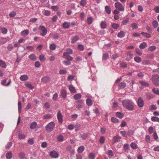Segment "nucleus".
<instances>
[{
	"label": "nucleus",
	"mask_w": 159,
	"mask_h": 159,
	"mask_svg": "<svg viewBox=\"0 0 159 159\" xmlns=\"http://www.w3.org/2000/svg\"><path fill=\"white\" fill-rule=\"evenodd\" d=\"M121 103L124 107L128 110L132 111L134 110V104L131 100H123Z\"/></svg>",
	"instance_id": "f257e3e1"
},
{
	"label": "nucleus",
	"mask_w": 159,
	"mask_h": 159,
	"mask_svg": "<svg viewBox=\"0 0 159 159\" xmlns=\"http://www.w3.org/2000/svg\"><path fill=\"white\" fill-rule=\"evenodd\" d=\"M152 79L153 84L156 86H159V75L154 74L152 75Z\"/></svg>",
	"instance_id": "f03ea898"
},
{
	"label": "nucleus",
	"mask_w": 159,
	"mask_h": 159,
	"mask_svg": "<svg viewBox=\"0 0 159 159\" xmlns=\"http://www.w3.org/2000/svg\"><path fill=\"white\" fill-rule=\"evenodd\" d=\"M55 124L53 122H51L49 123L46 126V129L47 132L52 131L54 128Z\"/></svg>",
	"instance_id": "7ed1b4c3"
},
{
	"label": "nucleus",
	"mask_w": 159,
	"mask_h": 159,
	"mask_svg": "<svg viewBox=\"0 0 159 159\" xmlns=\"http://www.w3.org/2000/svg\"><path fill=\"white\" fill-rule=\"evenodd\" d=\"M39 29L42 32L40 34V35L44 36L47 33V30L44 26L40 25L39 27Z\"/></svg>",
	"instance_id": "20e7f679"
},
{
	"label": "nucleus",
	"mask_w": 159,
	"mask_h": 159,
	"mask_svg": "<svg viewBox=\"0 0 159 159\" xmlns=\"http://www.w3.org/2000/svg\"><path fill=\"white\" fill-rule=\"evenodd\" d=\"M115 6L116 9H118L120 11H123L125 10L124 7L122 6V4L119 2L115 3Z\"/></svg>",
	"instance_id": "39448f33"
},
{
	"label": "nucleus",
	"mask_w": 159,
	"mask_h": 159,
	"mask_svg": "<svg viewBox=\"0 0 159 159\" xmlns=\"http://www.w3.org/2000/svg\"><path fill=\"white\" fill-rule=\"evenodd\" d=\"M137 103L139 107H142L144 106V102L143 99L141 97L139 98L137 102Z\"/></svg>",
	"instance_id": "423d86ee"
},
{
	"label": "nucleus",
	"mask_w": 159,
	"mask_h": 159,
	"mask_svg": "<svg viewBox=\"0 0 159 159\" xmlns=\"http://www.w3.org/2000/svg\"><path fill=\"white\" fill-rule=\"evenodd\" d=\"M57 118L59 122L60 123H62L63 121L62 115L60 110L58 111L57 113Z\"/></svg>",
	"instance_id": "0eeeda50"
},
{
	"label": "nucleus",
	"mask_w": 159,
	"mask_h": 159,
	"mask_svg": "<svg viewBox=\"0 0 159 159\" xmlns=\"http://www.w3.org/2000/svg\"><path fill=\"white\" fill-rule=\"evenodd\" d=\"M83 101L82 100H79L77 102V104L75 105L76 108H82L83 107Z\"/></svg>",
	"instance_id": "6e6552de"
},
{
	"label": "nucleus",
	"mask_w": 159,
	"mask_h": 159,
	"mask_svg": "<svg viewBox=\"0 0 159 159\" xmlns=\"http://www.w3.org/2000/svg\"><path fill=\"white\" fill-rule=\"evenodd\" d=\"M133 55L131 52H128L126 56V60L128 61L133 58Z\"/></svg>",
	"instance_id": "1a4fd4ad"
},
{
	"label": "nucleus",
	"mask_w": 159,
	"mask_h": 159,
	"mask_svg": "<svg viewBox=\"0 0 159 159\" xmlns=\"http://www.w3.org/2000/svg\"><path fill=\"white\" fill-rule=\"evenodd\" d=\"M50 156L53 158H57L58 157V153L56 151H52L50 153Z\"/></svg>",
	"instance_id": "9d476101"
},
{
	"label": "nucleus",
	"mask_w": 159,
	"mask_h": 159,
	"mask_svg": "<svg viewBox=\"0 0 159 159\" xmlns=\"http://www.w3.org/2000/svg\"><path fill=\"white\" fill-rule=\"evenodd\" d=\"M121 139V137L118 135H116L115 136L113 139V143H115L116 142H119L120 141Z\"/></svg>",
	"instance_id": "9b49d317"
},
{
	"label": "nucleus",
	"mask_w": 159,
	"mask_h": 159,
	"mask_svg": "<svg viewBox=\"0 0 159 159\" xmlns=\"http://www.w3.org/2000/svg\"><path fill=\"white\" fill-rule=\"evenodd\" d=\"M139 83L143 87H148L149 86V84L148 83L144 81H140Z\"/></svg>",
	"instance_id": "f8f14e48"
},
{
	"label": "nucleus",
	"mask_w": 159,
	"mask_h": 159,
	"mask_svg": "<svg viewBox=\"0 0 159 159\" xmlns=\"http://www.w3.org/2000/svg\"><path fill=\"white\" fill-rule=\"evenodd\" d=\"M29 79L28 76L26 75H21L20 78V79L22 81H26Z\"/></svg>",
	"instance_id": "ddd939ff"
},
{
	"label": "nucleus",
	"mask_w": 159,
	"mask_h": 159,
	"mask_svg": "<svg viewBox=\"0 0 159 159\" xmlns=\"http://www.w3.org/2000/svg\"><path fill=\"white\" fill-rule=\"evenodd\" d=\"M41 80L42 82L46 83L50 81V79L49 77L46 76L42 78Z\"/></svg>",
	"instance_id": "4468645a"
},
{
	"label": "nucleus",
	"mask_w": 159,
	"mask_h": 159,
	"mask_svg": "<svg viewBox=\"0 0 159 159\" xmlns=\"http://www.w3.org/2000/svg\"><path fill=\"white\" fill-rule=\"evenodd\" d=\"M66 52L63 53V56H66L67 55L72 54L73 53L72 50L70 48L66 49Z\"/></svg>",
	"instance_id": "2eb2a0df"
},
{
	"label": "nucleus",
	"mask_w": 159,
	"mask_h": 159,
	"mask_svg": "<svg viewBox=\"0 0 159 159\" xmlns=\"http://www.w3.org/2000/svg\"><path fill=\"white\" fill-rule=\"evenodd\" d=\"M125 34V32L124 31H120L117 34V36L120 38H122L124 37Z\"/></svg>",
	"instance_id": "dca6fc26"
},
{
	"label": "nucleus",
	"mask_w": 159,
	"mask_h": 159,
	"mask_svg": "<svg viewBox=\"0 0 159 159\" xmlns=\"http://www.w3.org/2000/svg\"><path fill=\"white\" fill-rule=\"evenodd\" d=\"M79 39V37L77 36H75L71 38V43H75Z\"/></svg>",
	"instance_id": "f3484780"
},
{
	"label": "nucleus",
	"mask_w": 159,
	"mask_h": 159,
	"mask_svg": "<svg viewBox=\"0 0 159 159\" xmlns=\"http://www.w3.org/2000/svg\"><path fill=\"white\" fill-rule=\"evenodd\" d=\"M37 123L35 121L31 123L30 125V128L31 129H33L36 128L37 125Z\"/></svg>",
	"instance_id": "a211bd4d"
},
{
	"label": "nucleus",
	"mask_w": 159,
	"mask_h": 159,
	"mask_svg": "<svg viewBox=\"0 0 159 159\" xmlns=\"http://www.w3.org/2000/svg\"><path fill=\"white\" fill-rule=\"evenodd\" d=\"M28 57L30 60L33 61H35L37 60V57L35 55L33 54H32L29 55Z\"/></svg>",
	"instance_id": "6ab92c4d"
},
{
	"label": "nucleus",
	"mask_w": 159,
	"mask_h": 159,
	"mask_svg": "<svg viewBox=\"0 0 159 159\" xmlns=\"http://www.w3.org/2000/svg\"><path fill=\"white\" fill-rule=\"evenodd\" d=\"M70 26V22H66L63 23L62 24L63 27L65 29L68 28Z\"/></svg>",
	"instance_id": "aec40b11"
},
{
	"label": "nucleus",
	"mask_w": 159,
	"mask_h": 159,
	"mask_svg": "<svg viewBox=\"0 0 159 159\" xmlns=\"http://www.w3.org/2000/svg\"><path fill=\"white\" fill-rule=\"evenodd\" d=\"M68 88L69 90L71 93H74L76 92V90L75 87L72 85H69Z\"/></svg>",
	"instance_id": "412c9836"
},
{
	"label": "nucleus",
	"mask_w": 159,
	"mask_h": 159,
	"mask_svg": "<svg viewBox=\"0 0 159 159\" xmlns=\"http://www.w3.org/2000/svg\"><path fill=\"white\" fill-rule=\"evenodd\" d=\"M84 150V147L82 145L79 147L77 149V152L79 153H81Z\"/></svg>",
	"instance_id": "4be33fe9"
},
{
	"label": "nucleus",
	"mask_w": 159,
	"mask_h": 159,
	"mask_svg": "<svg viewBox=\"0 0 159 159\" xmlns=\"http://www.w3.org/2000/svg\"><path fill=\"white\" fill-rule=\"evenodd\" d=\"M61 96L64 99L66 97L67 92L65 89H62L61 92Z\"/></svg>",
	"instance_id": "5701e85b"
},
{
	"label": "nucleus",
	"mask_w": 159,
	"mask_h": 159,
	"mask_svg": "<svg viewBox=\"0 0 159 159\" xmlns=\"http://www.w3.org/2000/svg\"><path fill=\"white\" fill-rule=\"evenodd\" d=\"M126 86V84L124 82H121L118 84L119 89L125 88Z\"/></svg>",
	"instance_id": "b1692460"
},
{
	"label": "nucleus",
	"mask_w": 159,
	"mask_h": 159,
	"mask_svg": "<svg viewBox=\"0 0 159 159\" xmlns=\"http://www.w3.org/2000/svg\"><path fill=\"white\" fill-rule=\"evenodd\" d=\"M0 66L3 68H6L7 67V65L4 61L2 60H0Z\"/></svg>",
	"instance_id": "393cba45"
},
{
	"label": "nucleus",
	"mask_w": 159,
	"mask_h": 159,
	"mask_svg": "<svg viewBox=\"0 0 159 159\" xmlns=\"http://www.w3.org/2000/svg\"><path fill=\"white\" fill-rule=\"evenodd\" d=\"M86 103L87 105L89 106H90L93 104V102L91 99L89 98H87L86 100Z\"/></svg>",
	"instance_id": "a878e982"
},
{
	"label": "nucleus",
	"mask_w": 159,
	"mask_h": 159,
	"mask_svg": "<svg viewBox=\"0 0 159 159\" xmlns=\"http://www.w3.org/2000/svg\"><path fill=\"white\" fill-rule=\"evenodd\" d=\"M29 31L27 30H23L21 32V34L23 36H26L29 34Z\"/></svg>",
	"instance_id": "bb28decb"
},
{
	"label": "nucleus",
	"mask_w": 159,
	"mask_h": 159,
	"mask_svg": "<svg viewBox=\"0 0 159 159\" xmlns=\"http://www.w3.org/2000/svg\"><path fill=\"white\" fill-rule=\"evenodd\" d=\"M0 31L1 32L4 34H6L7 33V30L5 28L0 27Z\"/></svg>",
	"instance_id": "cd10ccee"
},
{
	"label": "nucleus",
	"mask_w": 159,
	"mask_h": 159,
	"mask_svg": "<svg viewBox=\"0 0 159 159\" xmlns=\"http://www.w3.org/2000/svg\"><path fill=\"white\" fill-rule=\"evenodd\" d=\"M147 47V44L146 42H143L141 43L139 46L141 49H144Z\"/></svg>",
	"instance_id": "c85d7f7f"
},
{
	"label": "nucleus",
	"mask_w": 159,
	"mask_h": 159,
	"mask_svg": "<svg viewBox=\"0 0 159 159\" xmlns=\"http://www.w3.org/2000/svg\"><path fill=\"white\" fill-rule=\"evenodd\" d=\"M81 97V94L79 93L75 94L73 96L74 99L76 100L79 99Z\"/></svg>",
	"instance_id": "c756f323"
},
{
	"label": "nucleus",
	"mask_w": 159,
	"mask_h": 159,
	"mask_svg": "<svg viewBox=\"0 0 159 159\" xmlns=\"http://www.w3.org/2000/svg\"><path fill=\"white\" fill-rule=\"evenodd\" d=\"M105 10L106 12L108 14H110L111 13V9L109 6H106L105 7Z\"/></svg>",
	"instance_id": "7c9ffc66"
},
{
	"label": "nucleus",
	"mask_w": 159,
	"mask_h": 159,
	"mask_svg": "<svg viewBox=\"0 0 159 159\" xmlns=\"http://www.w3.org/2000/svg\"><path fill=\"white\" fill-rule=\"evenodd\" d=\"M116 115L117 116L120 118H122L124 116V115L123 113L120 112H117L116 113Z\"/></svg>",
	"instance_id": "2f4dec72"
},
{
	"label": "nucleus",
	"mask_w": 159,
	"mask_h": 159,
	"mask_svg": "<svg viewBox=\"0 0 159 159\" xmlns=\"http://www.w3.org/2000/svg\"><path fill=\"white\" fill-rule=\"evenodd\" d=\"M6 157L7 159H11L12 157V153L11 152H9L6 153Z\"/></svg>",
	"instance_id": "473e14b6"
},
{
	"label": "nucleus",
	"mask_w": 159,
	"mask_h": 159,
	"mask_svg": "<svg viewBox=\"0 0 159 159\" xmlns=\"http://www.w3.org/2000/svg\"><path fill=\"white\" fill-rule=\"evenodd\" d=\"M141 34L147 38H150L151 37V34L148 33L142 32L141 33Z\"/></svg>",
	"instance_id": "72a5a7b5"
},
{
	"label": "nucleus",
	"mask_w": 159,
	"mask_h": 159,
	"mask_svg": "<svg viewBox=\"0 0 159 159\" xmlns=\"http://www.w3.org/2000/svg\"><path fill=\"white\" fill-rule=\"evenodd\" d=\"M131 147L134 149H136L138 148L137 145L135 143L132 142L130 144Z\"/></svg>",
	"instance_id": "f704fd0d"
},
{
	"label": "nucleus",
	"mask_w": 159,
	"mask_h": 159,
	"mask_svg": "<svg viewBox=\"0 0 159 159\" xmlns=\"http://www.w3.org/2000/svg\"><path fill=\"white\" fill-rule=\"evenodd\" d=\"M101 27L102 29H105L107 27V24L105 22L102 21L101 23Z\"/></svg>",
	"instance_id": "c9c22d12"
},
{
	"label": "nucleus",
	"mask_w": 159,
	"mask_h": 159,
	"mask_svg": "<svg viewBox=\"0 0 159 159\" xmlns=\"http://www.w3.org/2000/svg\"><path fill=\"white\" fill-rule=\"evenodd\" d=\"M109 55L107 53H103L102 55V60H106L108 58Z\"/></svg>",
	"instance_id": "e433bc0d"
},
{
	"label": "nucleus",
	"mask_w": 159,
	"mask_h": 159,
	"mask_svg": "<svg viewBox=\"0 0 159 159\" xmlns=\"http://www.w3.org/2000/svg\"><path fill=\"white\" fill-rule=\"evenodd\" d=\"M156 48L155 46L152 45L149 47L148 48V50L151 52H152L155 50Z\"/></svg>",
	"instance_id": "4c0bfd02"
},
{
	"label": "nucleus",
	"mask_w": 159,
	"mask_h": 159,
	"mask_svg": "<svg viewBox=\"0 0 159 159\" xmlns=\"http://www.w3.org/2000/svg\"><path fill=\"white\" fill-rule=\"evenodd\" d=\"M19 156L20 158L21 159H23L24 158L25 156V153L24 152H20L19 154Z\"/></svg>",
	"instance_id": "58836bf2"
},
{
	"label": "nucleus",
	"mask_w": 159,
	"mask_h": 159,
	"mask_svg": "<svg viewBox=\"0 0 159 159\" xmlns=\"http://www.w3.org/2000/svg\"><path fill=\"white\" fill-rule=\"evenodd\" d=\"M134 59L135 61L139 63L140 62L142 61L141 58L139 57H136Z\"/></svg>",
	"instance_id": "ea45409f"
},
{
	"label": "nucleus",
	"mask_w": 159,
	"mask_h": 159,
	"mask_svg": "<svg viewBox=\"0 0 159 159\" xmlns=\"http://www.w3.org/2000/svg\"><path fill=\"white\" fill-rule=\"evenodd\" d=\"M111 121L114 123H118L119 122V120L115 117H112L111 119Z\"/></svg>",
	"instance_id": "a19ab883"
},
{
	"label": "nucleus",
	"mask_w": 159,
	"mask_h": 159,
	"mask_svg": "<svg viewBox=\"0 0 159 159\" xmlns=\"http://www.w3.org/2000/svg\"><path fill=\"white\" fill-rule=\"evenodd\" d=\"M153 26L155 28H156L158 25V24L157 21V20H153L152 23Z\"/></svg>",
	"instance_id": "79ce46f5"
},
{
	"label": "nucleus",
	"mask_w": 159,
	"mask_h": 159,
	"mask_svg": "<svg viewBox=\"0 0 159 159\" xmlns=\"http://www.w3.org/2000/svg\"><path fill=\"white\" fill-rule=\"evenodd\" d=\"M134 131L132 129H129L127 132V135L131 136L134 134Z\"/></svg>",
	"instance_id": "37998d69"
},
{
	"label": "nucleus",
	"mask_w": 159,
	"mask_h": 159,
	"mask_svg": "<svg viewBox=\"0 0 159 159\" xmlns=\"http://www.w3.org/2000/svg\"><path fill=\"white\" fill-rule=\"evenodd\" d=\"M18 112L19 114H20L21 112V110L22 109L21 107V104L20 102H19L18 103Z\"/></svg>",
	"instance_id": "c03bdc74"
},
{
	"label": "nucleus",
	"mask_w": 159,
	"mask_h": 159,
	"mask_svg": "<svg viewBox=\"0 0 159 159\" xmlns=\"http://www.w3.org/2000/svg\"><path fill=\"white\" fill-rule=\"evenodd\" d=\"M56 45L54 43L51 44L50 45V49L51 50H54L56 49Z\"/></svg>",
	"instance_id": "a18cd8bd"
},
{
	"label": "nucleus",
	"mask_w": 159,
	"mask_h": 159,
	"mask_svg": "<svg viewBox=\"0 0 159 159\" xmlns=\"http://www.w3.org/2000/svg\"><path fill=\"white\" fill-rule=\"evenodd\" d=\"M124 148L125 151H128L129 149V145L127 143L124 144Z\"/></svg>",
	"instance_id": "49530a36"
},
{
	"label": "nucleus",
	"mask_w": 159,
	"mask_h": 159,
	"mask_svg": "<svg viewBox=\"0 0 159 159\" xmlns=\"http://www.w3.org/2000/svg\"><path fill=\"white\" fill-rule=\"evenodd\" d=\"M120 133L123 137H126L128 136L127 133H126V131H121L120 132Z\"/></svg>",
	"instance_id": "de8ad7c7"
},
{
	"label": "nucleus",
	"mask_w": 159,
	"mask_h": 159,
	"mask_svg": "<svg viewBox=\"0 0 159 159\" xmlns=\"http://www.w3.org/2000/svg\"><path fill=\"white\" fill-rule=\"evenodd\" d=\"M135 52L139 56H140L142 54V52L138 48H136Z\"/></svg>",
	"instance_id": "09e8293b"
},
{
	"label": "nucleus",
	"mask_w": 159,
	"mask_h": 159,
	"mask_svg": "<svg viewBox=\"0 0 159 159\" xmlns=\"http://www.w3.org/2000/svg\"><path fill=\"white\" fill-rule=\"evenodd\" d=\"M57 140L60 142H62L63 140V137L61 135L58 136L57 138Z\"/></svg>",
	"instance_id": "8fccbe9b"
},
{
	"label": "nucleus",
	"mask_w": 159,
	"mask_h": 159,
	"mask_svg": "<svg viewBox=\"0 0 159 159\" xmlns=\"http://www.w3.org/2000/svg\"><path fill=\"white\" fill-rule=\"evenodd\" d=\"M151 119L153 121L159 122V118L157 117L152 116Z\"/></svg>",
	"instance_id": "3c124183"
},
{
	"label": "nucleus",
	"mask_w": 159,
	"mask_h": 159,
	"mask_svg": "<svg viewBox=\"0 0 159 159\" xmlns=\"http://www.w3.org/2000/svg\"><path fill=\"white\" fill-rule=\"evenodd\" d=\"M95 157V155L93 153H90L89 155V157L90 159H94Z\"/></svg>",
	"instance_id": "603ef678"
},
{
	"label": "nucleus",
	"mask_w": 159,
	"mask_h": 159,
	"mask_svg": "<svg viewBox=\"0 0 159 159\" xmlns=\"http://www.w3.org/2000/svg\"><path fill=\"white\" fill-rule=\"evenodd\" d=\"M86 3L87 2L85 0H81L80 2V5L82 6H84Z\"/></svg>",
	"instance_id": "864d4df0"
},
{
	"label": "nucleus",
	"mask_w": 159,
	"mask_h": 159,
	"mask_svg": "<svg viewBox=\"0 0 159 159\" xmlns=\"http://www.w3.org/2000/svg\"><path fill=\"white\" fill-rule=\"evenodd\" d=\"M12 145V143L10 142L7 143V145L6 146L5 148L6 149H9Z\"/></svg>",
	"instance_id": "5fc2aeb1"
},
{
	"label": "nucleus",
	"mask_w": 159,
	"mask_h": 159,
	"mask_svg": "<svg viewBox=\"0 0 159 159\" xmlns=\"http://www.w3.org/2000/svg\"><path fill=\"white\" fill-rule=\"evenodd\" d=\"M112 27L114 29H117L119 28L120 25L118 24L114 23L112 25Z\"/></svg>",
	"instance_id": "6e6d98bb"
},
{
	"label": "nucleus",
	"mask_w": 159,
	"mask_h": 159,
	"mask_svg": "<svg viewBox=\"0 0 159 159\" xmlns=\"http://www.w3.org/2000/svg\"><path fill=\"white\" fill-rule=\"evenodd\" d=\"M93 18L91 17H89L87 19V22L89 25H90L92 22Z\"/></svg>",
	"instance_id": "4d7b16f0"
},
{
	"label": "nucleus",
	"mask_w": 159,
	"mask_h": 159,
	"mask_svg": "<svg viewBox=\"0 0 159 159\" xmlns=\"http://www.w3.org/2000/svg\"><path fill=\"white\" fill-rule=\"evenodd\" d=\"M149 109L151 110H156L157 109V107L154 105H152L149 107Z\"/></svg>",
	"instance_id": "13d9d810"
},
{
	"label": "nucleus",
	"mask_w": 159,
	"mask_h": 159,
	"mask_svg": "<svg viewBox=\"0 0 159 159\" xmlns=\"http://www.w3.org/2000/svg\"><path fill=\"white\" fill-rule=\"evenodd\" d=\"M16 13L15 11H12L10 13L9 16L10 17H13L16 15Z\"/></svg>",
	"instance_id": "bf43d9fd"
},
{
	"label": "nucleus",
	"mask_w": 159,
	"mask_h": 159,
	"mask_svg": "<svg viewBox=\"0 0 159 159\" xmlns=\"http://www.w3.org/2000/svg\"><path fill=\"white\" fill-rule=\"evenodd\" d=\"M145 28L148 32L150 33L152 32V29L151 27L147 25L145 26Z\"/></svg>",
	"instance_id": "052dcab7"
},
{
	"label": "nucleus",
	"mask_w": 159,
	"mask_h": 159,
	"mask_svg": "<svg viewBox=\"0 0 159 159\" xmlns=\"http://www.w3.org/2000/svg\"><path fill=\"white\" fill-rule=\"evenodd\" d=\"M131 27L133 30H135L138 27L137 24L135 23H133L131 24Z\"/></svg>",
	"instance_id": "680f3d73"
},
{
	"label": "nucleus",
	"mask_w": 159,
	"mask_h": 159,
	"mask_svg": "<svg viewBox=\"0 0 159 159\" xmlns=\"http://www.w3.org/2000/svg\"><path fill=\"white\" fill-rule=\"evenodd\" d=\"M39 59L41 61H43L46 60V59L44 56L43 55L39 56Z\"/></svg>",
	"instance_id": "e2e57ef3"
},
{
	"label": "nucleus",
	"mask_w": 159,
	"mask_h": 159,
	"mask_svg": "<svg viewBox=\"0 0 159 159\" xmlns=\"http://www.w3.org/2000/svg\"><path fill=\"white\" fill-rule=\"evenodd\" d=\"M129 22V18H128L124 20L122 22V24L123 25H126Z\"/></svg>",
	"instance_id": "0e129e2a"
},
{
	"label": "nucleus",
	"mask_w": 159,
	"mask_h": 159,
	"mask_svg": "<svg viewBox=\"0 0 159 159\" xmlns=\"http://www.w3.org/2000/svg\"><path fill=\"white\" fill-rule=\"evenodd\" d=\"M52 117V116L50 114H46L44 115L43 117V119H49Z\"/></svg>",
	"instance_id": "69168bd1"
},
{
	"label": "nucleus",
	"mask_w": 159,
	"mask_h": 159,
	"mask_svg": "<svg viewBox=\"0 0 159 159\" xmlns=\"http://www.w3.org/2000/svg\"><path fill=\"white\" fill-rule=\"evenodd\" d=\"M152 91L155 94L159 95V90L157 89L154 88L152 89Z\"/></svg>",
	"instance_id": "338daca9"
},
{
	"label": "nucleus",
	"mask_w": 159,
	"mask_h": 159,
	"mask_svg": "<svg viewBox=\"0 0 159 159\" xmlns=\"http://www.w3.org/2000/svg\"><path fill=\"white\" fill-rule=\"evenodd\" d=\"M25 135L24 134H20L18 135V138L20 139H23L25 138Z\"/></svg>",
	"instance_id": "774afa93"
}]
</instances>
